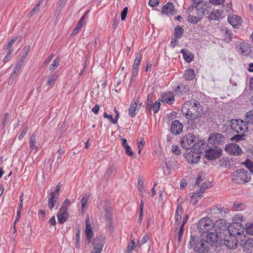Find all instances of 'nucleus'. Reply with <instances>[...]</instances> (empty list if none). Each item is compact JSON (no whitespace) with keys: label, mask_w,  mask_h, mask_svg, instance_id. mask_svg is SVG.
Masks as SVG:
<instances>
[{"label":"nucleus","mask_w":253,"mask_h":253,"mask_svg":"<svg viewBox=\"0 0 253 253\" xmlns=\"http://www.w3.org/2000/svg\"><path fill=\"white\" fill-rule=\"evenodd\" d=\"M245 136V134H237L235 135L232 139L235 140L237 141H239L240 140L244 139V137Z\"/></svg>","instance_id":"58"},{"label":"nucleus","mask_w":253,"mask_h":253,"mask_svg":"<svg viewBox=\"0 0 253 253\" xmlns=\"http://www.w3.org/2000/svg\"><path fill=\"white\" fill-rule=\"evenodd\" d=\"M211 186V184L209 182L202 183L200 186V192H201V194L203 193L205 190L210 187Z\"/></svg>","instance_id":"42"},{"label":"nucleus","mask_w":253,"mask_h":253,"mask_svg":"<svg viewBox=\"0 0 253 253\" xmlns=\"http://www.w3.org/2000/svg\"><path fill=\"white\" fill-rule=\"evenodd\" d=\"M184 76L187 80H192L195 77L194 71L191 69L185 71Z\"/></svg>","instance_id":"32"},{"label":"nucleus","mask_w":253,"mask_h":253,"mask_svg":"<svg viewBox=\"0 0 253 253\" xmlns=\"http://www.w3.org/2000/svg\"><path fill=\"white\" fill-rule=\"evenodd\" d=\"M139 107H138L136 102H132L128 109L129 116L131 118L134 117L139 111Z\"/></svg>","instance_id":"26"},{"label":"nucleus","mask_w":253,"mask_h":253,"mask_svg":"<svg viewBox=\"0 0 253 253\" xmlns=\"http://www.w3.org/2000/svg\"><path fill=\"white\" fill-rule=\"evenodd\" d=\"M225 236L224 238V245L229 249H235L238 247V240L236 236L231 234H227L225 233Z\"/></svg>","instance_id":"10"},{"label":"nucleus","mask_w":253,"mask_h":253,"mask_svg":"<svg viewBox=\"0 0 253 253\" xmlns=\"http://www.w3.org/2000/svg\"><path fill=\"white\" fill-rule=\"evenodd\" d=\"M135 242H134L133 240H132L131 241V242H130L128 245V253L130 251H132L133 250H134V248L136 247L135 246Z\"/></svg>","instance_id":"63"},{"label":"nucleus","mask_w":253,"mask_h":253,"mask_svg":"<svg viewBox=\"0 0 253 253\" xmlns=\"http://www.w3.org/2000/svg\"><path fill=\"white\" fill-rule=\"evenodd\" d=\"M18 40L19 42H21L22 40L21 37H17L15 38H12L8 42V43L5 45V48L6 49H8L11 47V46L13 45L14 42Z\"/></svg>","instance_id":"40"},{"label":"nucleus","mask_w":253,"mask_h":253,"mask_svg":"<svg viewBox=\"0 0 253 253\" xmlns=\"http://www.w3.org/2000/svg\"><path fill=\"white\" fill-rule=\"evenodd\" d=\"M191 150L189 152L185 154V158L189 163L191 164H195L197 163L201 158L200 147L196 148L195 150Z\"/></svg>","instance_id":"9"},{"label":"nucleus","mask_w":253,"mask_h":253,"mask_svg":"<svg viewBox=\"0 0 253 253\" xmlns=\"http://www.w3.org/2000/svg\"><path fill=\"white\" fill-rule=\"evenodd\" d=\"M228 21L234 28H238L242 20L240 16L232 15L228 17Z\"/></svg>","instance_id":"18"},{"label":"nucleus","mask_w":253,"mask_h":253,"mask_svg":"<svg viewBox=\"0 0 253 253\" xmlns=\"http://www.w3.org/2000/svg\"><path fill=\"white\" fill-rule=\"evenodd\" d=\"M245 165L246 167L249 169L250 173H253V162L249 160H247L245 163Z\"/></svg>","instance_id":"46"},{"label":"nucleus","mask_w":253,"mask_h":253,"mask_svg":"<svg viewBox=\"0 0 253 253\" xmlns=\"http://www.w3.org/2000/svg\"><path fill=\"white\" fill-rule=\"evenodd\" d=\"M88 200V196L86 195L82 198L81 200V206L82 209L85 207V206L86 205Z\"/></svg>","instance_id":"53"},{"label":"nucleus","mask_w":253,"mask_h":253,"mask_svg":"<svg viewBox=\"0 0 253 253\" xmlns=\"http://www.w3.org/2000/svg\"><path fill=\"white\" fill-rule=\"evenodd\" d=\"M57 78V76L55 74H52L49 77V80L47 83V85H50L53 84Z\"/></svg>","instance_id":"47"},{"label":"nucleus","mask_w":253,"mask_h":253,"mask_svg":"<svg viewBox=\"0 0 253 253\" xmlns=\"http://www.w3.org/2000/svg\"><path fill=\"white\" fill-rule=\"evenodd\" d=\"M196 11L197 14L201 17L209 14L212 10L211 5L209 2L194 0L191 7L188 8L187 11L191 12L194 9Z\"/></svg>","instance_id":"2"},{"label":"nucleus","mask_w":253,"mask_h":253,"mask_svg":"<svg viewBox=\"0 0 253 253\" xmlns=\"http://www.w3.org/2000/svg\"><path fill=\"white\" fill-rule=\"evenodd\" d=\"M128 8L127 7H125L124 8L123 11L121 12V20L122 21H124L126 18Z\"/></svg>","instance_id":"50"},{"label":"nucleus","mask_w":253,"mask_h":253,"mask_svg":"<svg viewBox=\"0 0 253 253\" xmlns=\"http://www.w3.org/2000/svg\"><path fill=\"white\" fill-rule=\"evenodd\" d=\"M159 3V0H149V4L152 6L154 7Z\"/></svg>","instance_id":"64"},{"label":"nucleus","mask_w":253,"mask_h":253,"mask_svg":"<svg viewBox=\"0 0 253 253\" xmlns=\"http://www.w3.org/2000/svg\"><path fill=\"white\" fill-rule=\"evenodd\" d=\"M31 49V47L29 45H26L25 46L21 53V57L19 59H22V61H23L24 59L27 56L28 53L29 52Z\"/></svg>","instance_id":"36"},{"label":"nucleus","mask_w":253,"mask_h":253,"mask_svg":"<svg viewBox=\"0 0 253 253\" xmlns=\"http://www.w3.org/2000/svg\"><path fill=\"white\" fill-rule=\"evenodd\" d=\"M188 20L189 21L193 23H196L198 21L196 17L190 15H188Z\"/></svg>","instance_id":"62"},{"label":"nucleus","mask_w":253,"mask_h":253,"mask_svg":"<svg viewBox=\"0 0 253 253\" xmlns=\"http://www.w3.org/2000/svg\"><path fill=\"white\" fill-rule=\"evenodd\" d=\"M225 137L221 133L213 132L211 133L208 139L210 144L213 145H220L225 143Z\"/></svg>","instance_id":"12"},{"label":"nucleus","mask_w":253,"mask_h":253,"mask_svg":"<svg viewBox=\"0 0 253 253\" xmlns=\"http://www.w3.org/2000/svg\"><path fill=\"white\" fill-rule=\"evenodd\" d=\"M124 148L126 151V153L127 155H128L129 156H132L133 155V152L132 151L129 145H126V146L124 147Z\"/></svg>","instance_id":"55"},{"label":"nucleus","mask_w":253,"mask_h":253,"mask_svg":"<svg viewBox=\"0 0 253 253\" xmlns=\"http://www.w3.org/2000/svg\"><path fill=\"white\" fill-rule=\"evenodd\" d=\"M171 151L173 153L177 155L181 153L180 149L178 146H172Z\"/></svg>","instance_id":"52"},{"label":"nucleus","mask_w":253,"mask_h":253,"mask_svg":"<svg viewBox=\"0 0 253 253\" xmlns=\"http://www.w3.org/2000/svg\"><path fill=\"white\" fill-rule=\"evenodd\" d=\"M30 142L31 149L36 152L38 149V147L36 145V135L35 134L31 136Z\"/></svg>","instance_id":"35"},{"label":"nucleus","mask_w":253,"mask_h":253,"mask_svg":"<svg viewBox=\"0 0 253 253\" xmlns=\"http://www.w3.org/2000/svg\"><path fill=\"white\" fill-rule=\"evenodd\" d=\"M241 50L242 53L245 55L249 54L251 51V47L248 44L244 43L241 46Z\"/></svg>","instance_id":"37"},{"label":"nucleus","mask_w":253,"mask_h":253,"mask_svg":"<svg viewBox=\"0 0 253 253\" xmlns=\"http://www.w3.org/2000/svg\"><path fill=\"white\" fill-rule=\"evenodd\" d=\"M251 173L243 169L235 171L232 174V180L239 184L248 182L251 180Z\"/></svg>","instance_id":"4"},{"label":"nucleus","mask_w":253,"mask_h":253,"mask_svg":"<svg viewBox=\"0 0 253 253\" xmlns=\"http://www.w3.org/2000/svg\"><path fill=\"white\" fill-rule=\"evenodd\" d=\"M116 168L115 166L112 165L108 167L104 175V178L107 181L112 175L116 172Z\"/></svg>","instance_id":"27"},{"label":"nucleus","mask_w":253,"mask_h":253,"mask_svg":"<svg viewBox=\"0 0 253 253\" xmlns=\"http://www.w3.org/2000/svg\"><path fill=\"white\" fill-rule=\"evenodd\" d=\"M225 0H209V3L211 5V4L214 5H220L222 4Z\"/></svg>","instance_id":"54"},{"label":"nucleus","mask_w":253,"mask_h":253,"mask_svg":"<svg viewBox=\"0 0 253 253\" xmlns=\"http://www.w3.org/2000/svg\"><path fill=\"white\" fill-rule=\"evenodd\" d=\"M232 209L235 211H242L245 209V206L243 203L236 202L233 204Z\"/></svg>","instance_id":"38"},{"label":"nucleus","mask_w":253,"mask_h":253,"mask_svg":"<svg viewBox=\"0 0 253 253\" xmlns=\"http://www.w3.org/2000/svg\"><path fill=\"white\" fill-rule=\"evenodd\" d=\"M150 238V236L146 234L141 239V240L138 241V243L139 246H141L146 243Z\"/></svg>","instance_id":"49"},{"label":"nucleus","mask_w":253,"mask_h":253,"mask_svg":"<svg viewBox=\"0 0 253 253\" xmlns=\"http://www.w3.org/2000/svg\"><path fill=\"white\" fill-rule=\"evenodd\" d=\"M245 230L247 234L253 235V223L246 224Z\"/></svg>","instance_id":"44"},{"label":"nucleus","mask_w":253,"mask_h":253,"mask_svg":"<svg viewBox=\"0 0 253 253\" xmlns=\"http://www.w3.org/2000/svg\"><path fill=\"white\" fill-rule=\"evenodd\" d=\"M184 232V228H183V226H181L178 232L177 235V241L178 243H181L182 241V238L183 236V234Z\"/></svg>","instance_id":"48"},{"label":"nucleus","mask_w":253,"mask_h":253,"mask_svg":"<svg viewBox=\"0 0 253 253\" xmlns=\"http://www.w3.org/2000/svg\"><path fill=\"white\" fill-rule=\"evenodd\" d=\"M202 109L199 102L193 99L185 102L181 109L182 113L188 119V124H190L193 128L201 126Z\"/></svg>","instance_id":"1"},{"label":"nucleus","mask_w":253,"mask_h":253,"mask_svg":"<svg viewBox=\"0 0 253 253\" xmlns=\"http://www.w3.org/2000/svg\"><path fill=\"white\" fill-rule=\"evenodd\" d=\"M162 13L166 14H170L174 15L176 11L174 9V7L172 2H168L163 7Z\"/></svg>","instance_id":"24"},{"label":"nucleus","mask_w":253,"mask_h":253,"mask_svg":"<svg viewBox=\"0 0 253 253\" xmlns=\"http://www.w3.org/2000/svg\"><path fill=\"white\" fill-rule=\"evenodd\" d=\"M113 209L109 206L105 204V207L104 208V211H102V213L104 214L105 219L108 222L113 221L112 218Z\"/></svg>","instance_id":"21"},{"label":"nucleus","mask_w":253,"mask_h":253,"mask_svg":"<svg viewBox=\"0 0 253 253\" xmlns=\"http://www.w3.org/2000/svg\"><path fill=\"white\" fill-rule=\"evenodd\" d=\"M87 240L88 243L91 242V238L93 236V231L91 229L89 218L88 217L85 219V230Z\"/></svg>","instance_id":"22"},{"label":"nucleus","mask_w":253,"mask_h":253,"mask_svg":"<svg viewBox=\"0 0 253 253\" xmlns=\"http://www.w3.org/2000/svg\"><path fill=\"white\" fill-rule=\"evenodd\" d=\"M80 230H77L76 231V247H77L78 248H79V244L80 242Z\"/></svg>","instance_id":"60"},{"label":"nucleus","mask_w":253,"mask_h":253,"mask_svg":"<svg viewBox=\"0 0 253 253\" xmlns=\"http://www.w3.org/2000/svg\"><path fill=\"white\" fill-rule=\"evenodd\" d=\"M23 194L22 193L19 197L20 203L19 204V207L18 208L17 211H22V210L23 208Z\"/></svg>","instance_id":"59"},{"label":"nucleus","mask_w":253,"mask_h":253,"mask_svg":"<svg viewBox=\"0 0 253 253\" xmlns=\"http://www.w3.org/2000/svg\"><path fill=\"white\" fill-rule=\"evenodd\" d=\"M103 116L105 118L108 119L113 124H115L117 123V121L116 118L114 119L112 115H108L106 112L104 113Z\"/></svg>","instance_id":"45"},{"label":"nucleus","mask_w":253,"mask_h":253,"mask_svg":"<svg viewBox=\"0 0 253 253\" xmlns=\"http://www.w3.org/2000/svg\"><path fill=\"white\" fill-rule=\"evenodd\" d=\"M105 242V238L102 237H98L93 241V251L90 253H101L102 251Z\"/></svg>","instance_id":"13"},{"label":"nucleus","mask_w":253,"mask_h":253,"mask_svg":"<svg viewBox=\"0 0 253 253\" xmlns=\"http://www.w3.org/2000/svg\"><path fill=\"white\" fill-rule=\"evenodd\" d=\"M67 208L62 206L59 210L57 216L58 221L60 223H64L69 217L68 213L67 211Z\"/></svg>","instance_id":"17"},{"label":"nucleus","mask_w":253,"mask_h":253,"mask_svg":"<svg viewBox=\"0 0 253 253\" xmlns=\"http://www.w3.org/2000/svg\"><path fill=\"white\" fill-rule=\"evenodd\" d=\"M198 229L202 233H208L213 230V226L209 217H206L199 220Z\"/></svg>","instance_id":"6"},{"label":"nucleus","mask_w":253,"mask_h":253,"mask_svg":"<svg viewBox=\"0 0 253 253\" xmlns=\"http://www.w3.org/2000/svg\"><path fill=\"white\" fill-rule=\"evenodd\" d=\"M42 0H40L38 3L32 9L30 12L28 14L29 17L33 16L35 13H37L39 11L40 6L42 4Z\"/></svg>","instance_id":"34"},{"label":"nucleus","mask_w":253,"mask_h":253,"mask_svg":"<svg viewBox=\"0 0 253 253\" xmlns=\"http://www.w3.org/2000/svg\"><path fill=\"white\" fill-rule=\"evenodd\" d=\"M49 197L48 199V205L50 209L51 210L55 206L56 203V199L58 196H56L55 194H52L51 193H49Z\"/></svg>","instance_id":"29"},{"label":"nucleus","mask_w":253,"mask_h":253,"mask_svg":"<svg viewBox=\"0 0 253 253\" xmlns=\"http://www.w3.org/2000/svg\"><path fill=\"white\" fill-rule=\"evenodd\" d=\"M141 54L138 53L137 55V56L134 60L133 65L136 66H139V63L141 61Z\"/></svg>","instance_id":"57"},{"label":"nucleus","mask_w":253,"mask_h":253,"mask_svg":"<svg viewBox=\"0 0 253 253\" xmlns=\"http://www.w3.org/2000/svg\"><path fill=\"white\" fill-rule=\"evenodd\" d=\"M183 32V29L180 26H177L174 29V36L176 38H180Z\"/></svg>","instance_id":"39"},{"label":"nucleus","mask_w":253,"mask_h":253,"mask_svg":"<svg viewBox=\"0 0 253 253\" xmlns=\"http://www.w3.org/2000/svg\"><path fill=\"white\" fill-rule=\"evenodd\" d=\"M180 205H178V208L176 211V213L175 215V223L177 225L180 224L182 215V208L180 207Z\"/></svg>","instance_id":"31"},{"label":"nucleus","mask_w":253,"mask_h":253,"mask_svg":"<svg viewBox=\"0 0 253 253\" xmlns=\"http://www.w3.org/2000/svg\"><path fill=\"white\" fill-rule=\"evenodd\" d=\"M160 106V102L159 101H157L154 104H153L152 108L154 113H156L158 112Z\"/></svg>","instance_id":"51"},{"label":"nucleus","mask_w":253,"mask_h":253,"mask_svg":"<svg viewBox=\"0 0 253 253\" xmlns=\"http://www.w3.org/2000/svg\"><path fill=\"white\" fill-rule=\"evenodd\" d=\"M196 141L195 136L191 133H188L183 137L180 140L181 146L186 149L191 148L195 150L196 148L200 147V143H194Z\"/></svg>","instance_id":"5"},{"label":"nucleus","mask_w":253,"mask_h":253,"mask_svg":"<svg viewBox=\"0 0 253 253\" xmlns=\"http://www.w3.org/2000/svg\"><path fill=\"white\" fill-rule=\"evenodd\" d=\"M214 230L215 231L218 229L222 230L224 232L227 229V224L225 220L223 219H220L217 220L214 224H213Z\"/></svg>","instance_id":"25"},{"label":"nucleus","mask_w":253,"mask_h":253,"mask_svg":"<svg viewBox=\"0 0 253 253\" xmlns=\"http://www.w3.org/2000/svg\"><path fill=\"white\" fill-rule=\"evenodd\" d=\"M60 61V59L58 57L54 59L52 63L50 65L49 69L52 71L54 70L59 65Z\"/></svg>","instance_id":"43"},{"label":"nucleus","mask_w":253,"mask_h":253,"mask_svg":"<svg viewBox=\"0 0 253 253\" xmlns=\"http://www.w3.org/2000/svg\"><path fill=\"white\" fill-rule=\"evenodd\" d=\"M242 248L245 253H253V239H249L242 243Z\"/></svg>","instance_id":"20"},{"label":"nucleus","mask_w":253,"mask_h":253,"mask_svg":"<svg viewBox=\"0 0 253 253\" xmlns=\"http://www.w3.org/2000/svg\"><path fill=\"white\" fill-rule=\"evenodd\" d=\"M217 233L216 231H211L207 233L206 237V242H208L211 247L215 246L217 247L219 245L221 238L218 237Z\"/></svg>","instance_id":"11"},{"label":"nucleus","mask_w":253,"mask_h":253,"mask_svg":"<svg viewBox=\"0 0 253 253\" xmlns=\"http://www.w3.org/2000/svg\"><path fill=\"white\" fill-rule=\"evenodd\" d=\"M232 125L231 127L233 129H234L237 132H239L240 131H243L245 132L248 127L246 126V125H244V127H242V124H244V122H243L242 120H234L232 121Z\"/></svg>","instance_id":"16"},{"label":"nucleus","mask_w":253,"mask_h":253,"mask_svg":"<svg viewBox=\"0 0 253 253\" xmlns=\"http://www.w3.org/2000/svg\"><path fill=\"white\" fill-rule=\"evenodd\" d=\"M9 114L5 113L1 119V129H4L6 125L9 123Z\"/></svg>","instance_id":"33"},{"label":"nucleus","mask_w":253,"mask_h":253,"mask_svg":"<svg viewBox=\"0 0 253 253\" xmlns=\"http://www.w3.org/2000/svg\"><path fill=\"white\" fill-rule=\"evenodd\" d=\"M143 186V181L141 179H138V187L139 191L141 195L142 194V189Z\"/></svg>","instance_id":"61"},{"label":"nucleus","mask_w":253,"mask_h":253,"mask_svg":"<svg viewBox=\"0 0 253 253\" xmlns=\"http://www.w3.org/2000/svg\"><path fill=\"white\" fill-rule=\"evenodd\" d=\"M182 53L184 60L188 63L191 62L193 59V55L186 49H182L180 51Z\"/></svg>","instance_id":"30"},{"label":"nucleus","mask_w":253,"mask_h":253,"mask_svg":"<svg viewBox=\"0 0 253 253\" xmlns=\"http://www.w3.org/2000/svg\"><path fill=\"white\" fill-rule=\"evenodd\" d=\"M183 126L178 120H175L172 122L170 127V130L172 134L178 135L183 130Z\"/></svg>","instance_id":"15"},{"label":"nucleus","mask_w":253,"mask_h":253,"mask_svg":"<svg viewBox=\"0 0 253 253\" xmlns=\"http://www.w3.org/2000/svg\"><path fill=\"white\" fill-rule=\"evenodd\" d=\"M212 11L210 12L208 18L210 21L216 20L218 21L222 18V13L220 10L216 9L214 10L212 9Z\"/></svg>","instance_id":"23"},{"label":"nucleus","mask_w":253,"mask_h":253,"mask_svg":"<svg viewBox=\"0 0 253 253\" xmlns=\"http://www.w3.org/2000/svg\"><path fill=\"white\" fill-rule=\"evenodd\" d=\"M190 248H193L194 250L199 253H209L211 246L208 242L205 240H200L197 236H191L189 241Z\"/></svg>","instance_id":"3"},{"label":"nucleus","mask_w":253,"mask_h":253,"mask_svg":"<svg viewBox=\"0 0 253 253\" xmlns=\"http://www.w3.org/2000/svg\"><path fill=\"white\" fill-rule=\"evenodd\" d=\"M244 227L241 223L236 222L231 223L227 227V229L225 231V233L236 237L237 235H241L244 234Z\"/></svg>","instance_id":"7"},{"label":"nucleus","mask_w":253,"mask_h":253,"mask_svg":"<svg viewBox=\"0 0 253 253\" xmlns=\"http://www.w3.org/2000/svg\"><path fill=\"white\" fill-rule=\"evenodd\" d=\"M222 152L221 148L214 146L205 151V157L209 160H213L219 158Z\"/></svg>","instance_id":"8"},{"label":"nucleus","mask_w":253,"mask_h":253,"mask_svg":"<svg viewBox=\"0 0 253 253\" xmlns=\"http://www.w3.org/2000/svg\"><path fill=\"white\" fill-rule=\"evenodd\" d=\"M225 150L228 154L234 156H239L242 153L241 148L237 144L231 143L226 145Z\"/></svg>","instance_id":"14"},{"label":"nucleus","mask_w":253,"mask_h":253,"mask_svg":"<svg viewBox=\"0 0 253 253\" xmlns=\"http://www.w3.org/2000/svg\"><path fill=\"white\" fill-rule=\"evenodd\" d=\"M23 63V61H22V59H19V60L17 61V63L15 66V67L14 68V71L15 72H18Z\"/></svg>","instance_id":"56"},{"label":"nucleus","mask_w":253,"mask_h":253,"mask_svg":"<svg viewBox=\"0 0 253 253\" xmlns=\"http://www.w3.org/2000/svg\"><path fill=\"white\" fill-rule=\"evenodd\" d=\"M245 121L248 123L253 124V110L247 113Z\"/></svg>","instance_id":"41"},{"label":"nucleus","mask_w":253,"mask_h":253,"mask_svg":"<svg viewBox=\"0 0 253 253\" xmlns=\"http://www.w3.org/2000/svg\"><path fill=\"white\" fill-rule=\"evenodd\" d=\"M173 100L174 96L172 93H166L162 96L161 101L164 103L170 104Z\"/></svg>","instance_id":"28"},{"label":"nucleus","mask_w":253,"mask_h":253,"mask_svg":"<svg viewBox=\"0 0 253 253\" xmlns=\"http://www.w3.org/2000/svg\"><path fill=\"white\" fill-rule=\"evenodd\" d=\"M229 211L228 209L224 207H214L211 210V213L213 215H219L221 217H224L226 213H228Z\"/></svg>","instance_id":"19"}]
</instances>
